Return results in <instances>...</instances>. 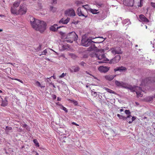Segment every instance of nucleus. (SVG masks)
<instances>
[{"mask_svg":"<svg viewBox=\"0 0 155 155\" xmlns=\"http://www.w3.org/2000/svg\"><path fill=\"white\" fill-rule=\"evenodd\" d=\"M30 22L32 28L36 31L42 33L46 29V25L43 21L31 17L30 18Z\"/></svg>","mask_w":155,"mask_h":155,"instance_id":"nucleus-1","label":"nucleus"},{"mask_svg":"<svg viewBox=\"0 0 155 155\" xmlns=\"http://www.w3.org/2000/svg\"><path fill=\"white\" fill-rule=\"evenodd\" d=\"M126 87L125 88L130 90L132 92H135L137 96L139 97H142L143 94H141L142 92H144V91L141 88L139 87L134 86H129L127 87L126 86Z\"/></svg>","mask_w":155,"mask_h":155,"instance_id":"nucleus-2","label":"nucleus"},{"mask_svg":"<svg viewBox=\"0 0 155 155\" xmlns=\"http://www.w3.org/2000/svg\"><path fill=\"white\" fill-rule=\"evenodd\" d=\"M95 57L99 60L104 59L105 58V55L104 54V51L101 50L96 52L95 54Z\"/></svg>","mask_w":155,"mask_h":155,"instance_id":"nucleus-3","label":"nucleus"},{"mask_svg":"<svg viewBox=\"0 0 155 155\" xmlns=\"http://www.w3.org/2000/svg\"><path fill=\"white\" fill-rule=\"evenodd\" d=\"M92 42L96 43L90 39L82 38L81 41V45L87 47L90 45Z\"/></svg>","mask_w":155,"mask_h":155,"instance_id":"nucleus-4","label":"nucleus"},{"mask_svg":"<svg viewBox=\"0 0 155 155\" xmlns=\"http://www.w3.org/2000/svg\"><path fill=\"white\" fill-rule=\"evenodd\" d=\"M20 9L18 10L19 15H22L25 14L27 11V8L25 5L23 4H21L20 6Z\"/></svg>","mask_w":155,"mask_h":155,"instance_id":"nucleus-5","label":"nucleus"},{"mask_svg":"<svg viewBox=\"0 0 155 155\" xmlns=\"http://www.w3.org/2000/svg\"><path fill=\"white\" fill-rule=\"evenodd\" d=\"M67 38H70L74 40V41H77L78 38V36L74 32H72L69 33L67 36Z\"/></svg>","mask_w":155,"mask_h":155,"instance_id":"nucleus-6","label":"nucleus"},{"mask_svg":"<svg viewBox=\"0 0 155 155\" xmlns=\"http://www.w3.org/2000/svg\"><path fill=\"white\" fill-rule=\"evenodd\" d=\"M65 14L68 16L74 17L75 16L76 14L72 8L68 9L65 12Z\"/></svg>","mask_w":155,"mask_h":155,"instance_id":"nucleus-7","label":"nucleus"},{"mask_svg":"<svg viewBox=\"0 0 155 155\" xmlns=\"http://www.w3.org/2000/svg\"><path fill=\"white\" fill-rule=\"evenodd\" d=\"M121 58L120 55H116L114 58H112L109 62L110 64H114L118 63Z\"/></svg>","mask_w":155,"mask_h":155,"instance_id":"nucleus-8","label":"nucleus"},{"mask_svg":"<svg viewBox=\"0 0 155 155\" xmlns=\"http://www.w3.org/2000/svg\"><path fill=\"white\" fill-rule=\"evenodd\" d=\"M110 67L107 66H101L98 68L99 71L102 73H105L109 70Z\"/></svg>","mask_w":155,"mask_h":155,"instance_id":"nucleus-9","label":"nucleus"},{"mask_svg":"<svg viewBox=\"0 0 155 155\" xmlns=\"http://www.w3.org/2000/svg\"><path fill=\"white\" fill-rule=\"evenodd\" d=\"M124 4L128 6H132L133 5V0H124Z\"/></svg>","mask_w":155,"mask_h":155,"instance_id":"nucleus-10","label":"nucleus"},{"mask_svg":"<svg viewBox=\"0 0 155 155\" xmlns=\"http://www.w3.org/2000/svg\"><path fill=\"white\" fill-rule=\"evenodd\" d=\"M115 84L116 85L119 87H122L123 88L126 87V83L121 81H119L116 80L115 81Z\"/></svg>","mask_w":155,"mask_h":155,"instance_id":"nucleus-11","label":"nucleus"},{"mask_svg":"<svg viewBox=\"0 0 155 155\" xmlns=\"http://www.w3.org/2000/svg\"><path fill=\"white\" fill-rule=\"evenodd\" d=\"M80 69V68L78 66H73L71 67L69 70L70 72L73 73L74 72H76L79 71Z\"/></svg>","mask_w":155,"mask_h":155,"instance_id":"nucleus-12","label":"nucleus"},{"mask_svg":"<svg viewBox=\"0 0 155 155\" xmlns=\"http://www.w3.org/2000/svg\"><path fill=\"white\" fill-rule=\"evenodd\" d=\"M139 21L141 22L147 23L149 21L148 19L143 15H140L139 16Z\"/></svg>","mask_w":155,"mask_h":155,"instance_id":"nucleus-13","label":"nucleus"},{"mask_svg":"<svg viewBox=\"0 0 155 155\" xmlns=\"http://www.w3.org/2000/svg\"><path fill=\"white\" fill-rule=\"evenodd\" d=\"M127 69L126 68L121 66L120 67H117L116 68L114 69V71L115 72L116 71H119L120 72H125Z\"/></svg>","mask_w":155,"mask_h":155,"instance_id":"nucleus-14","label":"nucleus"},{"mask_svg":"<svg viewBox=\"0 0 155 155\" xmlns=\"http://www.w3.org/2000/svg\"><path fill=\"white\" fill-rule=\"evenodd\" d=\"M112 50V53L114 54H120L122 53V51L120 49L113 48Z\"/></svg>","mask_w":155,"mask_h":155,"instance_id":"nucleus-15","label":"nucleus"},{"mask_svg":"<svg viewBox=\"0 0 155 155\" xmlns=\"http://www.w3.org/2000/svg\"><path fill=\"white\" fill-rule=\"evenodd\" d=\"M70 20V18H68L66 19L64 18H62L59 21L60 23H62L63 24H67Z\"/></svg>","mask_w":155,"mask_h":155,"instance_id":"nucleus-16","label":"nucleus"},{"mask_svg":"<svg viewBox=\"0 0 155 155\" xmlns=\"http://www.w3.org/2000/svg\"><path fill=\"white\" fill-rule=\"evenodd\" d=\"M107 17V15L105 12H102L101 13H100L99 15V19L103 20L104 19Z\"/></svg>","mask_w":155,"mask_h":155,"instance_id":"nucleus-17","label":"nucleus"},{"mask_svg":"<svg viewBox=\"0 0 155 155\" xmlns=\"http://www.w3.org/2000/svg\"><path fill=\"white\" fill-rule=\"evenodd\" d=\"M57 25L54 24L53 25L51 26L50 28V30L53 31H55L58 29L61 28L62 26L57 27Z\"/></svg>","mask_w":155,"mask_h":155,"instance_id":"nucleus-18","label":"nucleus"},{"mask_svg":"<svg viewBox=\"0 0 155 155\" xmlns=\"http://www.w3.org/2000/svg\"><path fill=\"white\" fill-rule=\"evenodd\" d=\"M77 13L78 15L79 16H83L85 18H86L87 17V15L85 16L84 15V14L82 13L81 12V8H79L77 9Z\"/></svg>","mask_w":155,"mask_h":155,"instance_id":"nucleus-19","label":"nucleus"},{"mask_svg":"<svg viewBox=\"0 0 155 155\" xmlns=\"http://www.w3.org/2000/svg\"><path fill=\"white\" fill-rule=\"evenodd\" d=\"M89 11L94 14H97L99 13V12L98 10L95 9H92L91 8L89 9Z\"/></svg>","mask_w":155,"mask_h":155,"instance_id":"nucleus-20","label":"nucleus"},{"mask_svg":"<svg viewBox=\"0 0 155 155\" xmlns=\"http://www.w3.org/2000/svg\"><path fill=\"white\" fill-rule=\"evenodd\" d=\"M11 13L13 14H16V15H18V11H17L15 9L13 8L12 7L11 9Z\"/></svg>","mask_w":155,"mask_h":155,"instance_id":"nucleus-21","label":"nucleus"},{"mask_svg":"<svg viewBox=\"0 0 155 155\" xmlns=\"http://www.w3.org/2000/svg\"><path fill=\"white\" fill-rule=\"evenodd\" d=\"M115 77V76L113 75H107L105 77V78L106 80L109 81H111Z\"/></svg>","mask_w":155,"mask_h":155,"instance_id":"nucleus-22","label":"nucleus"},{"mask_svg":"<svg viewBox=\"0 0 155 155\" xmlns=\"http://www.w3.org/2000/svg\"><path fill=\"white\" fill-rule=\"evenodd\" d=\"M149 79V78H146L144 80H143L141 84V86H145L146 84L148 83L147 80Z\"/></svg>","mask_w":155,"mask_h":155,"instance_id":"nucleus-23","label":"nucleus"},{"mask_svg":"<svg viewBox=\"0 0 155 155\" xmlns=\"http://www.w3.org/2000/svg\"><path fill=\"white\" fill-rule=\"evenodd\" d=\"M130 20L128 19H126L122 21V23L123 25H128L130 24Z\"/></svg>","mask_w":155,"mask_h":155,"instance_id":"nucleus-24","label":"nucleus"},{"mask_svg":"<svg viewBox=\"0 0 155 155\" xmlns=\"http://www.w3.org/2000/svg\"><path fill=\"white\" fill-rule=\"evenodd\" d=\"M8 104V101L7 99L5 98L4 100L2 101L1 105L5 107Z\"/></svg>","mask_w":155,"mask_h":155,"instance_id":"nucleus-25","label":"nucleus"},{"mask_svg":"<svg viewBox=\"0 0 155 155\" xmlns=\"http://www.w3.org/2000/svg\"><path fill=\"white\" fill-rule=\"evenodd\" d=\"M35 84L36 86L39 87H40L41 88H44L45 87V86L41 85L40 83L38 81H35Z\"/></svg>","mask_w":155,"mask_h":155,"instance_id":"nucleus-26","label":"nucleus"},{"mask_svg":"<svg viewBox=\"0 0 155 155\" xmlns=\"http://www.w3.org/2000/svg\"><path fill=\"white\" fill-rule=\"evenodd\" d=\"M153 98H154L153 96H149L146 97V99L147 101L150 102L152 101L153 100Z\"/></svg>","mask_w":155,"mask_h":155,"instance_id":"nucleus-27","label":"nucleus"},{"mask_svg":"<svg viewBox=\"0 0 155 155\" xmlns=\"http://www.w3.org/2000/svg\"><path fill=\"white\" fill-rule=\"evenodd\" d=\"M68 55L73 59H75L77 58V56L74 54L69 53Z\"/></svg>","mask_w":155,"mask_h":155,"instance_id":"nucleus-28","label":"nucleus"},{"mask_svg":"<svg viewBox=\"0 0 155 155\" xmlns=\"http://www.w3.org/2000/svg\"><path fill=\"white\" fill-rule=\"evenodd\" d=\"M97 38L100 39L101 40H100L99 41H97L96 42H96V43H101V42H103V41H104V40H105V39H104V38L102 37H97Z\"/></svg>","mask_w":155,"mask_h":155,"instance_id":"nucleus-29","label":"nucleus"},{"mask_svg":"<svg viewBox=\"0 0 155 155\" xmlns=\"http://www.w3.org/2000/svg\"><path fill=\"white\" fill-rule=\"evenodd\" d=\"M132 117L131 115H127V117H125V120H126L127 122H128L129 120H131L130 118Z\"/></svg>","mask_w":155,"mask_h":155,"instance_id":"nucleus-30","label":"nucleus"},{"mask_svg":"<svg viewBox=\"0 0 155 155\" xmlns=\"http://www.w3.org/2000/svg\"><path fill=\"white\" fill-rule=\"evenodd\" d=\"M104 89H105L107 92L110 93H114V92L113 91L110 89L106 87L104 88Z\"/></svg>","mask_w":155,"mask_h":155,"instance_id":"nucleus-31","label":"nucleus"},{"mask_svg":"<svg viewBox=\"0 0 155 155\" xmlns=\"http://www.w3.org/2000/svg\"><path fill=\"white\" fill-rule=\"evenodd\" d=\"M19 2L18 1H16L15 2L14 4H13V6L14 7L17 8L19 6Z\"/></svg>","mask_w":155,"mask_h":155,"instance_id":"nucleus-32","label":"nucleus"},{"mask_svg":"<svg viewBox=\"0 0 155 155\" xmlns=\"http://www.w3.org/2000/svg\"><path fill=\"white\" fill-rule=\"evenodd\" d=\"M33 142L35 143V146L36 147H39V144L37 140L36 139L33 140Z\"/></svg>","mask_w":155,"mask_h":155,"instance_id":"nucleus-33","label":"nucleus"},{"mask_svg":"<svg viewBox=\"0 0 155 155\" xmlns=\"http://www.w3.org/2000/svg\"><path fill=\"white\" fill-rule=\"evenodd\" d=\"M136 117L134 116H132V118L131 119V120H129L128 121L129 124H131L132 123L133 121L134 120L136 119Z\"/></svg>","mask_w":155,"mask_h":155,"instance_id":"nucleus-34","label":"nucleus"},{"mask_svg":"<svg viewBox=\"0 0 155 155\" xmlns=\"http://www.w3.org/2000/svg\"><path fill=\"white\" fill-rule=\"evenodd\" d=\"M117 116L120 119H123V120H125V117L120 115V114H117Z\"/></svg>","mask_w":155,"mask_h":155,"instance_id":"nucleus-35","label":"nucleus"},{"mask_svg":"<svg viewBox=\"0 0 155 155\" xmlns=\"http://www.w3.org/2000/svg\"><path fill=\"white\" fill-rule=\"evenodd\" d=\"M83 7L87 11H89V9L91 8L89 7L88 5H83Z\"/></svg>","mask_w":155,"mask_h":155,"instance_id":"nucleus-36","label":"nucleus"},{"mask_svg":"<svg viewBox=\"0 0 155 155\" xmlns=\"http://www.w3.org/2000/svg\"><path fill=\"white\" fill-rule=\"evenodd\" d=\"M125 113L127 115H131V112L129 110H126L125 111Z\"/></svg>","mask_w":155,"mask_h":155,"instance_id":"nucleus-37","label":"nucleus"},{"mask_svg":"<svg viewBox=\"0 0 155 155\" xmlns=\"http://www.w3.org/2000/svg\"><path fill=\"white\" fill-rule=\"evenodd\" d=\"M51 78V77H50L49 78H45V82L50 83V81H51L50 79Z\"/></svg>","mask_w":155,"mask_h":155,"instance_id":"nucleus-38","label":"nucleus"},{"mask_svg":"<svg viewBox=\"0 0 155 155\" xmlns=\"http://www.w3.org/2000/svg\"><path fill=\"white\" fill-rule=\"evenodd\" d=\"M47 53V49H45L41 53V54L39 55L40 56H41L42 55H46Z\"/></svg>","mask_w":155,"mask_h":155,"instance_id":"nucleus-39","label":"nucleus"},{"mask_svg":"<svg viewBox=\"0 0 155 155\" xmlns=\"http://www.w3.org/2000/svg\"><path fill=\"white\" fill-rule=\"evenodd\" d=\"M96 5H97L99 6L100 7H102L104 6V4L102 3L101 2H99L97 3H96Z\"/></svg>","mask_w":155,"mask_h":155,"instance_id":"nucleus-40","label":"nucleus"},{"mask_svg":"<svg viewBox=\"0 0 155 155\" xmlns=\"http://www.w3.org/2000/svg\"><path fill=\"white\" fill-rule=\"evenodd\" d=\"M75 3L77 4V5L78 6L80 5H81L83 3L82 2L80 1H77L75 2Z\"/></svg>","mask_w":155,"mask_h":155,"instance_id":"nucleus-41","label":"nucleus"},{"mask_svg":"<svg viewBox=\"0 0 155 155\" xmlns=\"http://www.w3.org/2000/svg\"><path fill=\"white\" fill-rule=\"evenodd\" d=\"M50 9L53 12H54L56 11V8L52 6L50 7Z\"/></svg>","mask_w":155,"mask_h":155,"instance_id":"nucleus-42","label":"nucleus"},{"mask_svg":"<svg viewBox=\"0 0 155 155\" xmlns=\"http://www.w3.org/2000/svg\"><path fill=\"white\" fill-rule=\"evenodd\" d=\"M61 107V109H63V110H64L66 113H67L68 111L67 108L63 106H62Z\"/></svg>","mask_w":155,"mask_h":155,"instance_id":"nucleus-43","label":"nucleus"},{"mask_svg":"<svg viewBox=\"0 0 155 155\" xmlns=\"http://www.w3.org/2000/svg\"><path fill=\"white\" fill-rule=\"evenodd\" d=\"M80 64L83 66H85L86 65V63L83 61L81 62Z\"/></svg>","mask_w":155,"mask_h":155,"instance_id":"nucleus-44","label":"nucleus"},{"mask_svg":"<svg viewBox=\"0 0 155 155\" xmlns=\"http://www.w3.org/2000/svg\"><path fill=\"white\" fill-rule=\"evenodd\" d=\"M66 41L68 42L72 43L73 42V41H74V40H73L72 39H70L67 40Z\"/></svg>","mask_w":155,"mask_h":155,"instance_id":"nucleus-45","label":"nucleus"},{"mask_svg":"<svg viewBox=\"0 0 155 155\" xmlns=\"http://www.w3.org/2000/svg\"><path fill=\"white\" fill-rule=\"evenodd\" d=\"M151 5L154 8H155V3L151 2L150 3Z\"/></svg>","mask_w":155,"mask_h":155,"instance_id":"nucleus-46","label":"nucleus"},{"mask_svg":"<svg viewBox=\"0 0 155 155\" xmlns=\"http://www.w3.org/2000/svg\"><path fill=\"white\" fill-rule=\"evenodd\" d=\"M66 73H63L60 76V78H62L63 77H64V76L66 75Z\"/></svg>","mask_w":155,"mask_h":155,"instance_id":"nucleus-47","label":"nucleus"},{"mask_svg":"<svg viewBox=\"0 0 155 155\" xmlns=\"http://www.w3.org/2000/svg\"><path fill=\"white\" fill-rule=\"evenodd\" d=\"M91 93L93 95L96 96L97 95V93L95 92L91 91Z\"/></svg>","mask_w":155,"mask_h":155,"instance_id":"nucleus-48","label":"nucleus"},{"mask_svg":"<svg viewBox=\"0 0 155 155\" xmlns=\"http://www.w3.org/2000/svg\"><path fill=\"white\" fill-rule=\"evenodd\" d=\"M41 45H39V46L37 48V50L38 51H40L41 50Z\"/></svg>","mask_w":155,"mask_h":155,"instance_id":"nucleus-49","label":"nucleus"},{"mask_svg":"<svg viewBox=\"0 0 155 155\" xmlns=\"http://www.w3.org/2000/svg\"><path fill=\"white\" fill-rule=\"evenodd\" d=\"M73 103L75 105H77L78 104V102L75 101H73Z\"/></svg>","mask_w":155,"mask_h":155,"instance_id":"nucleus-50","label":"nucleus"},{"mask_svg":"<svg viewBox=\"0 0 155 155\" xmlns=\"http://www.w3.org/2000/svg\"><path fill=\"white\" fill-rule=\"evenodd\" d=\"M52 97L53 98V99L54 100L56 98V95L54 94H52Z\"/></svg>","mask_w":155,"mask_h":155,"instance_id":"nucleus-51","label":"nucleus"},{"mask_svg":"<svg viewBox=\"0 0 155 155\" xmlns=\"http://www.w3.org/2000/svg\"><path fill=\"white\" fill-rule=\"evenodd\" d=\"M14 79L15 80L18 81L20 82H21V83H23V81H21V80H20V79H16V78Z\"/></svg>","mask_w":155,"mask_h":155,"instance_id":"nucleus-52","label":"nucleus"},{"mask_svg":"<svg viewBox=\"0 0 155 155\" xmlns=\"http://www.w3.org/2000/svg\"><path fill=\"white\" fill-rule=\"evenodd\" d=\"M72 124L73 125H75L76 126H78V124H77L76 123L74 122H72Z\"/></svg>","mask_w":155,"mask_h":155,"instance_id":"nucleus-53","label":"nucleus"},{"mask_svg":"<svg viewBox=\"0 0 155 155\" xmlns=\"http://www.w3.org/2000/svg\"><path fill=\"white\" fill-rule=\"evenodd\" d=\"M23 127H25V128H26L27 127V125L26 124H24L23 125Z\"/></svg>","mask_w":155,"mask_h":155,"instance_id":"nucleus-54","label":"nucleus"},{"mask_svg":"<svg viewBox=\"0 0 155 155\" xmlns=\"http://www.w3.org/2000/svg\"><path fill=\"white\" fill-rule=\"evenodd\" d=\"M90 39L91 40H92V39H93L95 38H93V37H90Z\"/></svg>","mask_w":155,"mask_h":155,"instance_id":"nucleus-55","label":"nucleus"},{"mask_svg":"<svg viewBox=\"0 0 155 155\" xmlns=\"http://www.w3.org/2000/svg\"><path fill=\"white\" fill-rule=\"evenodd\" d=\"M56 1H57V0H53V3H56Z\"/></svg>","mask_w":155,"mask_h":155,"instance_id":"nucleus-56","label":"nucleus"},{"mask_svg":"<svg viewBox=\"0 0 155 155\" xmlns=\"http://www.w3.org/2000/svg\"><path fill=\"white\" fill-rule=\"evenodd\" d=\"M57 99H58V101H61V98H59V97H58L57 98Z\"/></svg>","mask_w":155,"mask_h":155,"instance_id":"nucleus-57","label":"nucleus"},{"mask_svg":"<svg viewBox=\"0 0 155 155\" xmlns=\"http://www.w3.org/2000/svg\"><path fill=\"white\" fill-rule=\"evenodd\" d=\"M123 111V109H120V112H122Z\"/></svg>","mask_w":155,"mask_h":155,"instance_id":"nucleus-58","label":"nucleus"},{"mask_svg":"<svg viewBox=\"0 0 155 155\" xmlns=\"http://www.w3.org/2000/svg\"><path fill=\"white\" fill-rule=\"evenodd\" d=\"M36 155H39V154L38 153L36 152Z\"/></svg>","mask_w":155,"mask_h":155,"instance_id":"nucleus-59","label":"nucleus"},{"mask_svg":"<svg viewBox=\"0 0 155 155\" xmlns=\"http://www.w3.org/2000/svg\"><path fill=\"white\" fill-rule=\"evenodd\" d=\"M86 87L87 88L88 87V86L87 85H86Z\"/></svg>","mask_w":155,"mask_h":155,"instance_id":"nucleus-60","label":"nucleus"},{"mask_svg":"<svg viewBox=\"0 0 155 155\" xmlns=\"http://www.w3.org/2000/svg\"><path fill=\"white\" fill-rule=\"evenodd\" d=\"M51 77V78L52 77L53 78H54V79H55V77L54 76H52Z\"/></svg>","mask_w":155,"mask_h":155,"instance_id":"nucleus-61","label":"nucleus"},{"mask_svg":"<svg viewBox=\"0 0 155 155\" xmlns=\"http://www.w3.org/2000/svg\"><path fill=\"white\" fill-rule=\"evenodd\" d=\"M2 31V29H0V32H1Z\"/></svg>","mask_w":155,"mask_h":155,"instance_id":"nucleus-62","label":"nucleus"},{"mask_svg":"<svg viewBox=\"0 0 155 155\" xmlns=\"http://www.w3.org/2000/svg\"><path fill=\"white\" fill-rule=\"evenodd\" d=\"M117 23H116V24H115V25H116V26H117Z\"/></svg>","mask_w":155,"mask_h":155,"instance_id":"nucleus-63","label":"nucleus"},{"mask_svg":"<svg viewBox=\"0 0 155 155\" xmlns=\"http://www.w3.org/2000/svg\"><path fill=\"white\" fill-rule=\"evenodd\" d=\"M153 97H154V98H155V94H154V96H153Z\"/></svg>","mask_w":155,"mask_h":155,"instance_id":"nucleus-64","label":"nucleus"}]
</instances>
